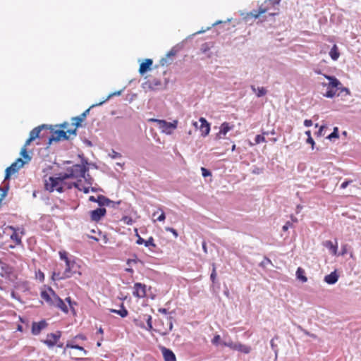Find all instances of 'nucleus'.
I'll list each match as a JSON object with an SVG mask.
<instances>
[{
	"label": "nucleus",
	"instance_id": "7c9ffc66",
	"mask_svg": "<svg viewBox=\"0 0 361 361\" xmlns=\"http://www.w3.org/2000/svg\"><path fill=\"white\" fill-rule=\"evenodd\" d=\"M62 183H64V180L68 178H74V175L71 173L70 172L66 171V173H60L56 177Z\"/></svg>",
	"mask_w": 361,
	"mask_h": 361
},
{
	"label": "nucleus",
	"instance_id": "774afa93",
	"mask_svg": "<svg viewBox=\"0 0 361 361\" xmlns=\"http://www.w3.org/2000/svg\"><path fill=\"white\" fill-rule=\"evenodd\" d=\"M80 165L87 166V165H89L88 160L86 158L82 157V159H81V164Z\"/></svg>",
	"mask_w": 361,
	"mask_h": 361
},
{
	"label": "nucleus",
	"instance_id": "f3484780",
	"mask_svg": "<svg viewBox=\"0 0 361 361\" xmlns=\"http://www.w3.org/2000/svg\"><path fill=\"white\" fill-rule=\"evenodd\" d=\"M338 275L336 271H332L331 274L325 276L324 281L330 285L335 284L338 280Z\"/></svg>",
	"mask_w": 361,
	"mask_h": 361
},
{
	"label": "nucleus",
	"instance_id": "c85d7f7f",
	"mask_svg": "<svg viewBox=\"0 0 361 361\" xmlns=\"http://www.w3.org/2000/svg\"><path fill=\"white\" fill-rule=\"evenodd\" d=\"M68 348L79 350L82 352L83 355H86L87 354V351L83 347L74 344L73 341H68L66 343V348Z\"/></svg>",
	"mask_w": 361,
	"mask_h": 361
},
{
	"label": "nucleus",
	"instance_id": "ea45409f",
	"mask_svg": "<svg viewBox=\"0 0 361 361\" xmlns=\"http://www.w3.org/2000/svg\"><path fill=\"white\" fill-rule=\"evenodd\" d=\"M65 301H66V302H68V305H69V307H70L71 310L73 312H75L74 305H77L76 302L73 301L70 297H67V298L65 299Z\"/></svg>",
	"mask_w": 361,
	"mask_h": 361
},
{
	"label": "nucleus",
	"instance_id": "6e6d98bb",
	"mask_svg": "<svg viewBox=\"0 0 361 361\" xmlns=\"http://www.w3.org/2000/svg\"><path fill=\"white\" fill-rule=\"evenodd\" d=\"M353 182L352 180H345L342 184L341 185L340 188L341 189H345L351 183Z\"/></svg>",
	"mask_w": 361,
	"mask_h": 361
},
{
	"label": "nucleus",
	"instance_id": "8fccbe9b",
	"mask_svg": "<svg viewBox=\"0 0 361 361\" xmlns=\"http://www.w3.org/2000/svg\"><path fill=\"white\" fill-rule=\"evenodd\" d=\"M212 266H213V269H212V271L210 275V279L213 283H214L216 278V267H215L214 264H213Z\"/></svg>",
	"mask_w": 361,
	"mask_h": 361
},
{
	"label": "nucleus",
	"instance_id": "4d7b16f0",
	"mask_svg": "<svg viewBox=\"0 0 361 361\" xmlns=\"http://www.w3.org/2000/svg\"><path fill=\"white\" fill-rule=\"evenodd\" d=\"M121 201L114 202L111 200V202L109 203V205H107V207H110L112 208H117V207L121 204Z\"/></svg>",
	"mask_w": 361,
	"mask_h": 361
},
{
	"label": "nucleus",
	"instance_id": "aec40b11",
	"mask_svg": "<svg viewBox=\"0 0 361 361\" xmlns=\"http://www.w3.org/2000/svg\"><path fill=\"white\" fill-rule=\"evenodd\" d=\"M152 60L150 59H147L145 61V62H142L139 68V73L141 75H143L148 70L150 69V66L152 65Z\"/></svg>",
	"mask_w": 361,
	"mask_h": 361
},
{
	"label": "nucleus",
	"instance_id": "7ed1b4c3",
	"mask_svg": "<svg viewBox=\"0 0 361 361\" xmlns=\"http://www.w3.org/2000/svg\"><path fill=\"white\" fill-rule=\"evenodd\" d=\"M142 87L145 90L155 91L161 89L162 83L159 79L154 78L143 82Z\"/></svg>",
	"mask_w": 361,
	"mask_h": 361
},
{
	"label": "nucleus",
	"instance_id": "20e7f679",
	"mask_svg": "<svg viewBox=\"0 0 361 361\" xmlns=\"http://www.w3.org/2000/svg\"><path fill=\"white\" fill-rule=\"evenodd\" d=\"M61 184H63L56 177L50 176L48 180H45L44 188L47 191L52 192Z\"/></svg>",
	"mask_w": 361,
	"mask_h": 361
},
{
	"label": "nucleus",
	"instance_id": "393cba45",
	"mask_svg": "<svg viewBox=\"0 0 361 361\" xmlns=\"http://www.w3.org/2000/svg\"><path fill=\"white\" fill-rule=\"evenodd\" d=\"M250 88L253 92H255L257 97H261L267 94V90L264 87H256L255 85H251Z\"/></svg>",
	"mask_w": 361,
	"mask_h": 361
},
{
	"label": "nucleus",
	"instance_id": "a211bd4d",
	"mask_svg": "<svg viewBox=\"0 0 361 361\" xmlns=\"http://www.w3.org/2000/svg\"><path fill=\"white\" fill-rule=\"evenodd\" d=\"M75 265V262L73 260L69 259L67 262H66V267L63 272L65 274V277L70 278L73 275V271H72V269L74 268Z\"/></svg>",
	"mask_w": 361,
	"mask_h": 361
},
{
	"label": "nucleus",
	"instance_id": "0eeeda50",
	"mask_svg": "<svg viewBox=\"0 0 361 361\" xmlns=\"http://www.w3.org/2000/svg\"><path fill=\"white\" fill-rule=\"evenodd\" d=\"M40 295L49 305L52 306L54 302V296L57 295V294L51 288H49V292L43 290L41 292Z\"/></svg>",
	"mask_w": 361,
	"mask_h": 361
},
{
	"label": "nucleus",
	"instance_id": "338daca9",
	"mask_svg": "<svg viewBox=\"0 0 361 361\" xmlns=\"http://www.w3.org/2000/svg\"><path fill=\"white\" fill-rule=\"evenodd\" d=\"M307 142L309 143V144H311L312 148L314 149V146L315 143H314V140L312 139V137H307Z\"/></svg>",
	"mask_w": 361,
	"mask_h": 361
},
{
	"label": "nucleus",
	"instance_id": "a878e982",
	"mask_svg": "<svg viewBox=\"0 0 361 361\" xmlns=\"http://www.w3.org/2000/svg\"><path fill=\"white\" fill-rule=\"evenodd\" d=\"M268 10V8L264 6V4L261 5L259 9L252 11L248 15L254 18H257L259 15L264 13Z\"/></svg>",
	"mask_w": 361,
	"mask_h": 361
},
{
	"label": "nucleus",
	"instance_id": "9d476101",
	"mask_svg": "<svg viewBox=\"0 0 361 361\" xmlns=\"http://www.w3.org/2000/svg\"><path fill=\"white\" fill-rule=\"evenodd\" d=\"M48 128H49V127L46 124H42L41 126H39L30 131L29 137H30L31 139L35 140L37 137H43L44 136L43 134H42V135H40L42 130L48 129Z\"/></svg>",
	"mask_w": 361,
	"mask_h": 361
},
{
	"label": "nucleus",
	"instance_id": "6e6552de",
	"mask_svg": "<svg viewBox=\"0 0 361 361\" xmlns=\"http://www.w3.org/2000/svg\"><path fill=\"white\" fill-rule=\"evenodd\" d=\"M61 336V331L56 333H51L47 334V339L44 341V343L49 347L52 348L54 346Z\"/></svg>",
	"mask_w": 361,
	"mask_h": 361
},
{
	"label": "nucleus",
	"instance_id": "58836bf2",
	"mask_svg": "<svg viewBox=\"0 0 361 361\" xmlns=\"http://www.w3.org/2000/svg\"><path fill=\"white\" fill-rule=\"evenodd\" d=\"M146 322H147V327L145 329L148 331H151L152 329V318L150 315H146Z\"/></svg>",
	"mask_w": 361,
	"mask_h": 361
},
{
	"label": "nucleus",
	"instance_id": "de8ad7c7",
	"mask_svg": "<svg viewBox=\"0 0 361 361\" xmlns=\"http://www.w3.org/2000/svg\"><path fill=\"white\" fill-rule=\"evenodd\" d=\"M269 264H271V261L269 258L264 257L260 262L259 266L262 267H267Z\"/></svg>",
	"mask_w": 361,
	"mask_h": 361
},
{
	"label": "nucleus",
	"instance_id": "dca6fc26",
	"mask_svg": "<svg viewBox=\"0 0 361 361\" xmlns=\"http://www.w3.org/2000/svg\"><path fill=\"white\" fill-rule=\"evenodd\" d=\"M324 77L329 80V83L328 84V89L329 88H337L340 89V85H341V82L334 76L326 75H324Z\"/></svg>",
	"mask_w": 361,
	"mask_h": 361
},
{
	"label": "nucleus",
	"instance_id": "37998d69",
	"mask_svg": "<svg viewBox=\"0 0 361 361\" xmlns=\"http://www.w3.org/2000/svg\"><path fill=\"white\" fill-rule=\"evenodd\" d=\"M8 189H9L8 184L5 185L4 187H0V191H1V199H4L6 197Z\"/></svg>",
	"mask_w": 361,
	"mask_h": 361
},
{
	"label": "nucleus",
	"instance_id": "473e14b6",
	"mask_svg": "<svg viewBox=\"0 0 361 361\" xmlns=\"http://www.w3.org/2000/svg\"><path fill=\"white\" fill-rule=\"evenodd\" d=\"M296 276L298 279L302 281V282H306L307 281V277L304 275V270L300 267L298 268L296 271Z\"/></svg>",
	"mask_w": 361,
	"mask_h": 361
},
{
	"label": "nucleus",
	"instance_id": "bb28decb",
	"mask_svg": "<svg viewBox=\"0 0 361 361\" xmlns=\"http://www.w3.org/2000/svg\"><path fill=\"white\" fill-rule=\"evenodd\" d=\"M323 245L325 247H326L327 249H329L331 251L332 255H337V250H338L337 244L334 245L331 240H326L323 243Z\"/></svg>",
	"mask_w": 361,
	"mask_h": 361
},
{
	"label": "nucleus",
	"instance_id": "72a5a7b5",
	"mask_svg": "<svg viewBox=\"0 0 361 361\" xmlns=\"http://www.w3.org/2000/svg\"><path fill=\"white\" fill-rule=\"evenodd\" d=\"M121 93H122V90H119V91H117V92H115L111 93V94L107 97V98H106L105 100H104V101H102V102H99V103H98V104H92V105L91 106V107H94V106H97L102 105V104H103L105 102H106L107 100H109L111 97H114V96H119V95H121Z\"/></svg>",
	"mask_w": 361,
	"mask_h": 361
},
{
	"label": "nucleus",
	"instance_id": "f8f14e48",
	"mask_svg": "<svg viewBox=\"0 0 361 361\" xmlns=\"http://www.w3.org/2000/svg\"><path fill=\"white\" fill-rule=\"evenodd\" d=\"M54 297V302L52 306L57 307L64 313L67 314L68 312V308L64 301L58 295Z\"/></svg>",
	"mask_w": 361,
	"mask_h": 361
},
{
	"label": "nucleus",
	"instance_id": "bf43d9fd",
	"mask_svg": "<svg viewBox=\"0 0 361 361\" xmlns=\"http://www.w3.org/2000/svg\"><path fill=\"white\" fill-rule=\"evenodd\" d=\"M292 224L290 221H287L286 224L283 226L282 229L283 231H286L288 230L290 227L292 226Z\"/></svg>",
	"mask_w": 361,
	"mask_h": 361
},
{
	"label": "nucleus",
	"instance_id": "4c0bfd02",
	"mask_svg": "<svg viewBox=\"0 0 361 361\" xmlns=\"http://www.w3.org/2000/svg\"><path fill=\"white\" fill-rule=\"evenodd\" d=\"M73 187L78 189L79 190L83 191V192L85 194L89 193L90 191V188H89V187L81 188L78 183H73Z\"/></svg>",
	"mask_w": 361,
	"mask_h": 361
},
{
	"label": "nucleus",
	"instance_id": "1a4fd4ad",
	"mask_svg": "<svg viewBox=\"0 0 361 361\" xmlns=\"http://www.w3.org/2000/svg\"><path fill=\"white\" fill-rule=\"evenodd\" d=\"M106 210L105 208H97L90 212L91 220L93 221H99L103 216H105Z\"/></svg>",
	"mask_w": 361,
	"mask_h": 361
},
{
	"label": "nucleus",
	"instance_id": "2f4dec72",
	"mask_svg": "<svg viewBox=\"0 0 361 361\" xmlns=\"http://www.w3.org/2000/svg\"><path fill=\"white\" fill-rule=\"evenodd\" d=\"M11 229L14 230V232L11 235V240L15 241L16 245H20L22 243L21 237L16 233L13 227H11Z\"/></svg>",
	"mask_w": 361,
	"mask_h": 361
},
{
	"label": "nucleus",
	"instance_id": "4be33fe9",
	"mask_svg": "<svg viewBox=\"0 0 361 361\" xmlns=\"http://www.w3.org/2000/svg\"><path fill=\"white\" fill-rule=\"evenodd\" d=\"M231 129V126H230V124L227 122H224L223 123L221 126H220V129H219V131L217 134V137L218 138H221V135H226V133Z\"/></svg>",
	"mask_w": 361,
	"mask_h": 361
},
{
	"label": "nucleus",
	"instance_id": "e2e57ef3",
	"mask_svg": "<svg viewBox=\"0 0 361 361\" xmlns=\"http://www.w3.org/2000/svg\"><path fill=\"white\" fill-rule=\"evenodd\" d=\"M176 54V51L174 49H171L166 54L167 57H171Z\"/></svg>",
	"mask_w": 361,
	"mask_h": 361
},
{
	"label": "nucleus",
	"instance_id": "13d9d810",
	"mask_svg": "<svg viewBox=\"0 0 361 361\" xmlns=\"http://www.w3.org/2000/svg\"><path fill=\"white\" fill-rule=\"evenodd\" d=\"M14 163H16V166H18L20 168L23 167L25 161H23L22 159L18 158Z\"/></svg>",
	"mask_w": 361,
	"mask_h": 361
},
{
	"label": "nucleus",
	"instance_id": "b1692460",
	"mask_svg": "<svg viewBox=\"0 0 361 361\" xmlns=\"http://www.w3.org/2000/svg\"><path fill=\"white\" fill-rule=\"evenodd\" d=\"M233 350H237L245 354H248L251 351V347L240 343H236Z\"/></svg>",
	"mask_w": 361,
	"mask_h": 361
},
{
	"label": "nucleus",
	"instance_id": "79ce46f5",
	"mask_svg": "<svg viewBox=\"0 0 361 361\" xmlns=\"http://www.w3.org/2000/svg\"><path fill=\"white\" fill-rule=\"evenodd\" d=\"M212 343L216 346H218L219 344H221L220 335H215L214 338L212 339Z\"/></svg>",
	"mask_w": 361,
	"mask_h": 361
},
{
	"label": "nucleus",
	"instance_id": "ddd939ff",
	"mask_svg": "<svg viewBox=\"0 0 361 361\" xmlns=\"http://www.w3.org/2000/svg\"><path fill=\"white\" fill-rule=\"evenodd\" d=\"M137 237V240L136 241V243L137 245H142V244H144L145 247H156V244L154 243V238L153 237L150 236L147 240H144L142 238H141L139 234L137 233L136 234Z\"/></svg>",
	"mask_w": 361,
	"mask_h": 361
},
{
	"label": "nucleus",
	"instance_id": "a19ab883",
	"mask_svg": "<svg viewBox=\"0 0 361 361\" xmlns=\"http://www.w3.org/2000/svg\"><path fill=\"white\" fill-rule=\"evenodd\" d=\"M121 221L126 225H132L133 224V219L128 216H124Z\"/></svg>",
	"mask_w": 361,
	"mask_h": 361
},
{
	"label": "nucleus",
	"instance_id": "c756f323",
	"mask_svg": "<svg viewBox=\"0 0 361 361\" xmlns=\"http://www.w3.org/2000/svg\"><path fill=\"white\" fill-rule=\"evenodd\" d=\"M329 56L334 61H336L339 58L340 53L338 51V48L336 44H334L331 49L329 51Z\"/></svg>",
	"mask_w": 361,
	"mask_h": 361
},
{
	"label": "nucleus",
	"instance_id": "052dcab7",
	"mask_svg": "<svg viewBox=\"0 0 361 361\" xmlns=\"http://www.w3.org/2000/svg\"><path fill=\"white\" fill-rule=\"evenodd\" d=\"M166 219L165 214L163 211H161V214L157 217V221H163Z\"/></svg>",
	"mask_w": 361,
	"mask_h": 361
},
{
	"label": "nucleus",
	"instance_id": "4468645a",
	"mask_svg": "<svg viewBox=\"0 0 361 361\" xmlns=\"http://www.w3.org/2000/svg\"><path fill=\"white\" fill-rule=\"evenodd\" d=\"M161 350L165 361H176V355L171 350L161 347Z\"/></svg>",
	"mask_w": 361,
	"mask_h": 361
},
{
	"label": "nucleus",
	"instance_id": "e433bc0d",
	"mask_svg": "<svg viewBox=\"0 0 361 361\" xmlns=\"http://www.w3.org/2000/svg\"><path fill=\"white\" fill-rule=\"evenodd\" d=\"M236 343L233 342L231 339L221 342V345L230 348L231 350H234V347Z\"/></svg>",
	"mask_w": 361,
	"mask_h": 361
},
{
	"label": "nucleus",
	"instance_id": "9b49d317",
	"mask_svg": "<svg viewBox=\"0 0 361 361\" xmlns=\"http://www.w3.org/2000/svg\"><path fill=\"white\" fill-rule=\"evenodd\" d=\"M47 324L46 321L42 320L39 322H33L32 325V333L33 335H38L42 329L46 328Z\"/></svg>",
	"mask_w": 361,
	"mask_h": 361
},
{
	"label": "nucleus",
	"instance_id": "3c124183",
	"mask_svg": "<svg viewBox=\"0 0 361 361\" xmlns=\"http://www.w3.org/2000/svg\"><path fill=\"white\" fill-rule=\"evenodd\" d=\"M255 142L256 144H259L261 142H265V138L262 135H257L255 138Z\"/></svg>",
	"mask_w": 361,
	"mask_h": 361
},
{
	"label": "nucleus",
	"instance_id": "39448f33",
	"mask_svg": "<svg viewBox=\"0 0 361 361\" xmlns=\"http://www.w3.org/2000/svg\"><path fill=\"white\" fill-rule=\"evenodd\" d=\"M69 137L67 135V132L63 130H57L54 132L53 135L49 137L48 144L51 145L52 142H58L61 140H67Z\"/></svg>",
	"mask_w": 361,
	"mask_h": 361
},
{
	"label": "nucleus",
	"instance_id": "f704fd0d",
	"mask_svg": "<svg viewBox=\"0 0 361 361\" xmlns=\"http://www.w3.org/2000/svg\"><path fill=\"white\" fill-rule=\"evenodd\" d=\"M51 279L54 281H59V280L67 279V277H65L64 273L61 274L60 273L53 272Z\"/></svg>",
	"mask_w": 361,
	"mask_h": 361
},
{
	"label": "nucleus",
	"instance_id": "412c9836",
	"mask_svg": "<svg viewBox=\"0 0 361 361\" xmlns=\"http://www.w3.org/2000/svg\"><path fill=\"white\" fill-rule=\"evenodd\" d=\"M92 107L90 106L89 109H87V110H85L81 115L78 116H76V117H74L73 118V120L75 121V122L73 123L74 126L76 127V128H78L81 126V122L85 118V117L87 116V114H89L90 112V110Z\"/></svg>",
	"mask_w": 361,
	"mask_h": 361
},
{
	"label": "nucleus",
	"instance_id": "69168bd1",
	"mask_svg": "<svg viewBox=\"0 0 361 361\" xmlns=\"http://www.w3.org/2000/svg\"><path fill=\"white\" fill-rule=\"evenodd\" d=\"M304 126L306 127H310L312 126V121L309 119H306L304 121Z\"/></svg>",
	"mask_w": 361,
	"mask_h": 361
},
{
	"label": "nucleus",
	"instance_id": "cd10ccee",
	"mask_svg": "<svg viewBox=\"0 0 361 361\" xmlns=\"http://www.w3.org/2000/svg\"><path fill=\"white\" fill-rule=\"evenodd\" d=\"M97 202L100 207L107 206L109 205L111 200L102 195H99L97 197Z\"/></svg>",
	"mask_w": 361,
	"mask_h": 361
},
{
	"label": "nucleus",
	"instance_id": "2eb2a0df",
	"mask_svg": "<svg viewBox=\"0 0 361 361\" xmlns=\"http://www.w3.org/2000/svg\"><path fill=\"white\" fill-rule=\"evenodd\" d=\"M199 121L201 123L200 129L202 133V135H203V136L207 135L210 131L209 123L203 117H201Z\"/></svg>",
	"mask_w": 361,
	"mask_h": 361
},
{
	"label": "nucleus",
	"instance_id": "0e129e2a",
	"mask_svg": "<svg viewBox=\"0 0 361 361\" xmlns=\"http://www.w3.org/2000/svg\"><path fill=\"white\" fill-rule=\"evenodd\" d=\"M76 128H77L75 127V128L68 130L66 132H67V133H69L70 135L76 136V135H77V129Z\"/></svg>",
	"mask_w": 361,
	"mask_h": 361
},
{
	"label": "nucleus",
	"instance_id": "6ab92c4d",
	"mask_svg": "<svg viewBox=\"0 0 361 361\" xmlns=\"http://www.w3.org/2000/svg\"><path fill=\"white\" fill-rule=\"evenodd\" d=\"M20 168L18 166H16V163H13L10 166L6 168L5 171V178L4 180H7L10 178L11 175L16 173Z\"/></svg>",
	"mask_w": 361,
	"mask_h": 361
},
{
	"label": "nucleus",
	"instance_id": "c9c22d12",
	"mask_svg": "<svg viewBox=\"0 0 361 361\" xmlns=\"http://www.w3.org/2000/svg\"><path fill=\"white\" fill-rule=\"evenodd\" d=\"M118 314L120 315L123 318L127 317L128 314V312L125 308L124 305L123 303L121 304V309L118 310Z\"/></svg>",
	"mask_w": 361,
	"mask_h": 361
},
{
	"label": "nucleus",
	"instance_id": "a18cd8bd",
	"mask_svg": "<svg viewBox=\"0 0 361 361\" xmlns=\"http://www.w3.org/2000/svg\"><path fill=\"white\" fill-rule=\"evenodd\" d=\"M21 156L27 161L31 160V157L27 154L25 147H23L20 152Z\"/></svg>",
	"mask_w": 361,
	"mask_h": 361
},
{
	"label": "nucleus",
	"instance_id": "f03ea898",
	"mask_svg": "<svg viewBox=\"0 0 361 361\" xmlns=\"http://www.w3.org/2000/svg\"><path fill=\"white\" fill-rule=\"evenodd\" d=\"M155 122H157L159 125V128L162 133L167 135H171L173 130L177 128L178 121H173V122H167L164 120L154 119Z\"/></svg>",
	"mask_w": 361,
	"mask_h": 361
},
{
	"label": "nucleus",
	"instance_id": "49530a36",
	"mask_svg": "<svg viewBox=\"0 0 361 361\" xmlns=\"http://www.w3.org/2000/svg\"><path fill=\"white\" fill-rule=\"evenodd\" d=\"M338 130L337 127H335L334 128L333 132L328 136V138L329 140H331L332 138H338Z\"/></svg>",
	"mask_w": 361,
	"mask_h": 361
},
{
	"label": "nucleus",
	"instance_id": "f257e3e1",
	"mask_svg": "<svg viewBox=\"0 0 361 361\" xmlns=\"http://www.w3.org/2000/svg\"><path fill=\"white\" fill-rule=\"evenodd\" d=\"M88 170L89 168L87 166H80V164H75L66 169V171L73 174L74 178H84L85 180H87L86 172Z\"/></svg>",
	"mask_w": 361,
	"mask_h": 361
},
{
	"label": "nucleus",
	"instance_id": "864d4df0",
	"mask_svg": "<svg viewBox=\"0 0 361 361\" xmlns=\"http://www.w3.org/2000/svg\"><path fill=\"white\" fill-rule=\"evenodd\" d=\"M165 230L166 231H169L171 233H172V234L173 235V236L176 238H178V233L177 232V231L176 229H174L173 228H171V227H166L165 228Z\"/></svg>",
	"mask_w": 361,
	"mask_h": 361
},
{
	"label": "nucleus",
	"instance_id": "5701e85b",
	"mask_svg": "<svg viewBox=\"0 0 361 361\" xmlns=\"http://www.w3.org/2000/svg\"><path fill=\"white\" fill-rule=\"evenodd\" d=\"M233 350H237L245 354H248L251 351V347L240 343H236Z\"/></svg>",
	"mask_w": 361,
	"mask_h": 361
},
{
	"label": "nucleus",
	"instance_id": "423d86ee",
	"mask_svg": "<svg viewBox=\"0 0 361 361\" xmlns=\"http://www.w3.org/2000/svg\"><path fill=\"white\" fill-rule=\"evenodd\" d=\"M133 295L138 298H143L146 296L147 286L145 284L137 282L134 284Z\"/></svg>",
	"mask_w": 361,
	"mask_h": 361
},
{
	"label": "nucleus",
	"instance_id": "09e8293b",
	"mask_svg": "<svg viewBox=\"0 0 361 361\" xmlns=\"http://www.w3.org/2000/svg\"><path fill=\"white\" fill-rule=\"evenodd\" d=\"M59 256H60V259L62 260H64L65 262L70 259L68 257V253L66 251H60Z\"/></svg>",
	"mask_w": 361,
	"mask_h": 361
},
{
	"label": "nucleus",
	"instance_id": "603ef678",
	"mask_svg": "<svg viewBox=\"0 0 361 361\" xmlns=\"http://www.w3.org/2000/svg\"><path fill=\"white\" fill-rule=\"evenodd\" d=\"M201 171H202V175L203 177H208V176H212V173L209 170L204 168V167H202L201 168Z\"/></svg>",
	"mask_w": 361,
	"mask_h": 361
},
{
	"label": "nucleus",
	"instance_id": "680f3d73",
	"mask_svg": "<svg viewBox=\"0 0 361 361\" xmlns=\"http://www.w3.org/2000/svg\"><path fill=\"white\" fill-rule=\"evenodd\" d=\"M167 319L169 320V331H171L172 329H173V317H171V316H169Z\"/></svg>",
	"mask_w": 361,
	"mask_h": 361
},
{
	"label": "nucleus",
	"instance_id": "5fc2aeb1",
	"mask_svg": "<svg viewBox=\"0 0 361 361\" xmlns=\"http://www.w3.org/2000/svg\"><path fill=\"white\" fill-rule=\"evenodd\" d=\"M109 155L112 159H118L122 157L120 153L116 152L114 150H112L111 153Z\"/></svg>",
	"mask_w": 361,
	"mask_h": 361
},
{
	"label": "nucleus",
	"instance_id": "c03bdc74",
	"mask_svg": "<svg viewBox=\"0 0 361 361\" xmlns=\"http://www.w3.org/2000/svg\"><path fill=\"white\" fill-rule=\"evenodd\" d=\"M336 95V90H332L331 88L328 89L326 92L324 94V96L327 98H333Z\"/></svg>",
	"mask_w": 361,
	"mask_h": 361
}]
</instances>
